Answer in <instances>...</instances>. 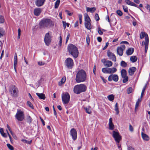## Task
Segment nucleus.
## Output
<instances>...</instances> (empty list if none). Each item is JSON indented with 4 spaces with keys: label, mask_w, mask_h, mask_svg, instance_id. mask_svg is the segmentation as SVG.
<instances>
[{
    "label": "nucleus",
    "mask_w": 150,
    "mask_h": 150,
    "mask_svg": "<svg viewBox=\"0 0 150 150\" xmlns=\"http://www.w3.org/2000/svg\"><path fill=\"white\" fill-rule=\"evenodd\" d=\"M121 75L122 78L128 77L127 76V71L125 69H122L121 71Z\"/></svg>",
    "instance_id": "25"
},
{
    "label": "nucleus",
    "mask_w": 150,
    "mask_h": 150,
    "mask_svg": "<svg viewBox=\"0 0 150 150\" xmlns=\"http://www.w3.org/2000/svg\"><path fill=\"white\" fill-rule=\"evenodd\" d=\"M136 68L135 67H132L130 68L128 70L129 74L130 76L133 75L134 72L136 71Z\"/></svg>",
    "instance_id": "16"
},
{
    "label": "nucleus",
    "mask_w": 150,
    "mask_h": 150,
    "mask_svg": "<svg viewBox=\"0 0 150 150\" xmlns=\"http://www.w3.org/2000/svg\"><path fill=\"white\" fill-rule=\"evenodd\" d=\"M85 22H89L91 21V19L87 14L85 15L84 16Z\"/></svg>",
    "instance_id": "35"
},
{
    "label": "nucleus",
    "mask_w": 150,
    "mask_h": 150,
    "mask_svg": "<svg viewBox=\"0 0 150 150\" xmlns=\"http://www.w3.org/2000/svg\"><path fill=\"white\" fill-rule=\"evenodd\" d=\"M86 11L87 12H90L91 13H93L96 10L95 7H93L92 8H89V7H86Z\"/></svg>",
    "instance_id": "24"
},
{
    "label": "nucleus",
    "mask_w": 150,
    "mask_h": 150,
    "mask_svg": "<svg viewBox=\"0 0 150 150\" xmlns=\"http://www.w3.org/2000/svg\"><path fill=\"white\" fill-rule=\"evenodd\" d=\"M95 18L96 21H98L99 20L100 18L98 14L96 13L95 16Z\"/></svg>",
    "instance_id": "52"
},
{
    "label": "nucleus",
    "mask_w": 150,
    "mask_h": 150,
    "mask_svg": "<svg viewBox=\"0 0 150 150\" xmlns=\"http://www.w3.org/2000/svg\"><path fill=\"white\" fill-rule=\"evenodd\" d=\"M66 81V78L65 77H63L61 79V81L59 83V85L61 86Z\"/></svg>",
    "instance_id": "33"
},
{
    "label": "nucleus",
    "mask_w": 150,
    "mask_h": 150,
    "mask_svg": "<svg viewBox=\"0 0 150 150\" xmlns=\"http://www.w3.org/2000/svg\"><path fill=\"white\" fill-rule=\"evenodd\" d=\"M120 65L123 67H126L127 66V64L123 61L121 62Z\"/></svg>",
    "instance_id": "42"
},
{
    "label": "nucleus",
    "mask_w": 150,
    "mask_h": 150,
    "mask_svg": "<svg viewBox=\"0 0 150 150\" xmlns=\"http://www.w3.org/2000/svg\"><path fill=\"white\" fill-rule=\"evenodd\" d=\"M90 37L88 35L86 37V41L87 44L89 45L90 43Z\"/></svg>",
    "instance_id": "50"
},
{
    "label": "nucleus",
    "mask_w": 150,
    "mask_h": 150,
    "mask_svg": "<svg viewBox=\"0 0 150 150\" xmlns=\"http://www.w3.org/2000/svg\"><path fill=\"white\" fill-rule=\"evenodd\" d=\"M145 36V38L146 37H148V35L145 32H142L140 34V38L141 39H142Z\"/></svg>",
    "instance_id": "28"
},
{
    "label": "nucleus",
    "mask_w": 150,
    "mask_h": 150,
    "mask_svg": "<svg viewBox=\"0 0 150 150\" xmlns=\"http://www.w3.org/2000/svg\"><path fill=\"white\" fill-rule=\"evenodd\" d=\"M118 105L117 103H116L115 106V110L116 112V114L118 115L119 114V112L118 110Z\"/></svg>",
    "instance_id": "32"
},
{
    "label": "nucleus",
    "mask_w": 150,
    "mask_h": 150,
    "mask_svg": "<svg viewBox=\"0 0 150 150\" xmlns=\"http://www.w3.org/2000/svg\"><path fill=\"white\" fill-rule=\"evenodd\" d=\"M70 35L69 33L67 35V37L66 38V43H67L68 41V40H69V38L70 37Z\"/></svg>",
    "instance_id": "60"
},
{
    "label": "nucleus",
    "mask_w": 150,
    "mask_h": 150,
    "mask_svg": "<svg viewBox=\"0 0 150 150\" xmlns=\"http://www.w3.org/2000/svg\"><path fill=\"white\" fill-rule=\"evenodd\" d=\"M68 51L69 54L72 55L74 58H76L78 56L79 51L77 47L72 44H70L67 47Z\"/></svg>",
    "instance_id": "2"
},
{
    "label": "nucleus",
    "mask_w": 150,
    "mask_h": 150,
    "mask_svg": "<svg viewBox=\"0 0 150 150\" xmlns=\"http://www.w3.org/2000/svg\"><path fill=\"white\" fill-rule=\"evenodd\" d=\"M21 33V30L20 28H19L18 29V36L17 37V38L18 39H19L20 38Z\"/></svg>",
    "instance_id": "51"
},
{
    "label": "nucleus",
    "mask_w": 150,
    "mask_h": 150,
    "mask_svg": "<svg viewBox=\"0 0 150 150\" xmlns=\"http://www.w3.org/2000/svg\"><path fill=\"white\" fill-rule=\"evenodd\" d=\"M45 1V0H36L35 4L37 6H41L43 4Z\"/></svg>",
    "instance_id": "17"
},
{
    "label": "nucleus",
    "mask_w": 150,
    "mask_h": 150,
    "mask_svg": "<svg viewBox=\"0 0 150 150\" xmlns=\"http://www.w3.org/2000/svg\"><path fill=\"white\" fill-rule=\"evenodd\" d=\"M52 22L50 19L45 18L42 20L39 23V27L40 29L48 28L52 25Z\"/></svg>",
    "instance_id": "3"
},
{
    "label": "nucleus",
    "mask_w": 150,
    "mask_h": 150,
    "mask_svg": "<svg viewBox=\"0 0 150 150\" xmlns=\"http://www.w3.org/2000/svg\"><path fill=\"white\" fill-rule=\"evenodd\" d=\"M139 103L138 102H136V103L135 106V110H136V109L138 108V107L139 106Z\"/></svg>",
    "instance_id": "63"
},
{
    "label": "nucleus",
    "mask_w": 150,
    "mask_h": 150,
    "mask_svg": "<svg viewBox=\"0 0 150 150\" xmlns=\"http://www.w3.org/2000/svg\"><path fill=\"white\" fill-rule=\"evenodd\" d=\"M108 80L109 81L113 80L115 82H117L118 80V76L117 74H111L108 76Z\"/></svg>",
    "instance_id": "13"
},
{
    "label": "nucleus",
    "mask_w": 150,
    "mask_h": 150,
    "mask_svg": "<svg viewBox=\"0 0 150 150\" xmlns=\"http://www.w3.org/2000/svg\"><path fill=\"white\" fill-rule=\"evenodd\" d=\"M85 25L86 28L88 30L91 29L92 28L90 22H85Z\"/></svg>",
    "instance_id": "26"
},
{
    "label": "nucleus",
    "mask_w": 150,
    "mask_h": 150,
    "mask_svg": "<svg viewBox=\"0 0 150 150\" xmlns=\"http://www.w3.org/2000/svg\"><path fill=\"white\" fill-rule=\"evenodd\" d=\"M17 64V54L16 53H15V54L14 59V70L16 71V65Z\"/></svg>",
    "instance_id": "14"
},
{
    "label": "nucleus",
    "mask_w": 150,
    "mask_h": 150,
    "mask_svg": "<svg viewBox=\"0 0 150 150\" xmlns=\"http://www.w3.org/2000/svg\"><path fill=\"white\" fill-rule=\"evenodd\" d=\"M123 79L122 80V82L123 83H125L127 82L128 80V77L125 78H123Z\"/></svg>",
    "instance_id": "53"
},
{
    "label": "nucleus",
    "mask_w": 150,
    "mask_h": 150,
    "mask_svg": "<svg viewBox=\"0 0 150 150\" xmlns=\"http://www.w3.org/2000/svg\"><path fill=\"white\" fill-rule=\"evenodd\" d=\"M62 101L64 104H67L69 103L70 96L68 93H62Z\"/></svg>",
    "instance_id": "7"
},
{
    "label": "nucleus",
    "mask_w": 150,
    "mask_h": 150,
    "mask_svg": "<svg viewBox=\"0 0 150 150\" xmlns=\"http://www.w3.org/2000/svg\"><path fill=\"white\" fill-rule=\"evenodd\" d=\"M122 7L124 12H125L128 13V7L127 6H125L124 5L122 6Z\"/></svg>",
    "instance_id": "49"
},
{
    "label": "nucleus",
    "mask_w": 150,
    "mask_h": 150,
    "mask_svg": "<svg viewBox=\"0 0 150 150\" xmlns=\"http://www.w3.org/2000/svg\"><path fill=\"white\" fill-rule=\"evenodd\" d=\"M36 94L40 99L45 100V96L44 94L37 93Z\"/></svg>",
    "instance_id": "23"
},
{
    "label": "nucleus",
    "mask_w": 150,
    "mask_h": 150,
    "mask_svg": "<svg viewBox=\"0 0 150 150\" xmlns=\"http://www.w3.org/2000/svg\"><path fill=\"white\" fill-rule=\"evenodd\" d=\"M107 98L108 100L111 101H113L114 99V96L113 94L108 96Z\"/></svg>",
    "instance_id": "31"
},
{
    "label": "nucleus",
    "mask_w": 150,
    "mask_h": 150,
    "mask_svg": "<svg viewBox=\"0 0 150 150\" xmlns=\"http://www.w3.org/2000/svg\"><path fill=\"white\" fill-rule=\"evenodd\" d=\"M16 118L19 121H22L25 118L24 112L21 110H17L15 115Z\"/></svg>",
    "instance_id": "6"
},
{
    "label": "nucleus",
    "mask_w": 150,
    "mask_h": 150,
    "mask_svg": "<svg viewBox=\"0 0 150 150\" xmlns=\"http://www.w3.org/2000/svg\"><path fill=\"white\" fill-rule=\"evenodd\" d=\"M63 24V27L64 29H65L66 28V25L67 26V27H69V23H66L65 21H62Z\"/></svg>",
    "instance_id": "41"
},
{
    "label": "nucleus",
    "mask_w": 150,
    "mask_h": 150,
    "mask_svg": "<svg viewBox=\"0 0 150 150\" xmlns=\"http://www.w3.org/2000/svg\"><path fill=\"white\" fill-rule=\"evenodd\" d=\"M110 68L105 67L102 69V71L105 74H110Z\"/></svg>",
    "instance_id": "19"
},
{
    "label": "nucleus",
    "mask_w": 150,
    "mask_h": 150,
    "mask_svg": "<svg viewBox=\"0 0 150 150\" xmlns=\"http://www.w3.org/2000/svg\"><path fill=\"white\" fill-rule=\"evenodd\" d=\"M125 2L127 4L129 5H130L131 2H132V1H130V0H125Z\"/></svg>",
    "instance_id": "57"
},
{
    "label": "nucleus",
    "mask_w": 150,
    "mask_h": 150,
    "mask_svg": "<svg viewBox=\"0 0 150 150\" xmlns=\"http://www.w3.org/2000/svg\"><path fill=\"white\" fill-rule=\"evenodd\" d=\"M70 134L73 140H76L77 138V132L76 129L74 128L71 129L70 131Z\"/></svg>",
    "instance_id": "12"
},
{
    "label": "nucleus",
    "mask_w": 150,
    "mask_h": 150,
    "mask_svg": "<svg viewBox=\"0 0 150 150\" xmlns=\"http://www.w3.org/2000/svg\"><path fill=\"white\" fill-rule=\"evenodd\" d=\"M86 78V75L85 71L83 69L79 70L76 75L75 80L77 83L85 81Z\"/></svg>",
    "instance_id": "1"
},
{
    "label": "nucleus",
    "mask_w": 150,
    "mask_h": 150,
    "mask_svg": "<svg viewBox=\"0 0 150 150\" xmlns=\"http://www.w3.org/2000/svg\"><path fill=\"white\" fill-rule=\"evenodd\" d=\"M129 129L130 131L131 132H133L134 130L132 126L131 125H129Z\"/></svg>",
    "instance_id": "61"
},
{
    "label": "nucleus",
    "mask_w": 150,
    "mask_h": 150,
    "mask_svg": "<svg viewBox=\"0 0 150 150\" xmlns=\"http://www.w3.org/2000/svg\"><path fill=\"white\" fill-rule=\"evenodd\" d=\"M134 49L133 48H129L126 52V54L127 55L132 54L134 52Z\"/></svg>",
    "instance_id": "21"
},
{
    "label": "nucleus",
    "mask_w": 150,
    "mask_h": 150,
    "mask_svg": "<svg viewBox=\"0 0 150 150\" xmlns=\"http://www.w3.org/2000/svg\"><path fill=\"white\" fill-rule=\"evenodd\" d=\"M9 91L12 97L16 98L18 96V90L15 86L12 85L10 86L9 88Z\"/></svg>",
    "instance_id": "5"
},
{
    "label": "nucleus",
    "mask_w": 150,
    "mask_h": 150,
    "mask_svg": "<svg viewBox=\"0 0 150 150\" xmlns=\"http://www.w3.org/2000/svg\"><path fill=\"white\" fill-rule=\"evenodd\" d=\"M32 121L31 117L30 116H28L27 118V122L30 124Z\"/></svg>",
    "instance_id": "40"
},
{
    "label": "nucleus",
    "mask_w": 150,
    "mask_h": 150,
    "mask_svg": "<svg viewBox=\"0 0 150 150\" xmlns=\"http://www.w3.org/2000/svg\"><path fill=\"white\" fill-rule=\"evenodd\" d=\"M117 54L120 56H122L123 53V50L121 47H118L117 48Z\"/></svg>",
    "instance_id": "20"
},
{
    "label": "nucleus",
    "mask_w": 150,
    "mask_h": 150,
    "mask_svg": "<svg viewBox=\"0 0 150 150\" xmlns=\"http://www.w3.org/2000/svg\"><path fill=\"white\" fill-rule=\"evenodd\" d=\"M41 12V9L40 8H37L34 9V13L36 16H38L40 14Z\"/></svg>",
    "instance_id": "18"
},
{
    "label": "nucleus",
    "mask_w": 150,
    "mask_h": 150,
    "mask_svg": "<svg viewBox=\"0 0 150 150\" xmlns=\"http://www.w3.org/2000/svg\"><path fill=\"white\" fill-rule=\"evenodd\" d=\"M117 13L120 16L122 15V12L120 10H117L116 11Z\"/></svg>",
    "instance_id": "48"
},
{
    "label": "nucleus",
    "mask_w": 150,
    "mask_h": 150,
    "mask_svg": "<svg viewBox=\"0 0 150 150\" xmlns=\"http://www.w3.org/2000/svg\"><path fill=\"white\" fill-rule=\"evenodd\" d=\"M143 139L146 141H148L149 139V137L146 134H144L143 132L141 133Z\"/></svg>",
    "instance_id": "27"
},
{
    "label": "nucleus",
    "mask_w": 150,
    "mask_h": 150,
    "mask_svg": "<svg viewBox=\"0 0 150 150\" xmlns=\"http://www.w3.org/2000/svg\"><path fill=\"white\" fill-rule=\"evenodd\" d=\"M22 141H23L24 142H25V143H26L28 144H31V142H32V141L31 140H30V141H27L26 140L23 139V140H22Z\"/></svg>",
    "instance_id": "56"
},
{
    "label": "nucleus",
    "mask_w": 150,
    "mask_h": 150,
    "mask_svg": "<svg viewBox=\"0 0 150 150\" xmlns=\"http://www.w3.org/2000/svg\"><path fill=\"white\" fill-rule=\"evenodd\" d=\"M7 146L10 150H14V148L10 144H7Z\"/></svg>",
    "instance_id": "45"
},
{
    "label": "nucleus",
    "mask_w": 150,
    "mask_h": 150,
    "mask_svg": "<svg viewBox=\"0 0 150 150\" xmlns=\"http://www.w3.org/2000/svg\"><path fill=\"white\" fill-rule=\"evenodd\" d=\"M87 87L86 85L83 84L77 85L74 88V92L76 94H79L82 92L85 91L86 90Z\"/></svg>",
    "instance_id": "4"
},
{
    "label": "nucleus",
    "mask_w": 150,
    "mask_h": 150,
    "mask_svg": "<svg viewBox=\"0 0 150 150\" xmlns=\"http://www.w3.org/2000/svg\"><path fill=\"white\" fill-rule=\"evenodd\" d=\"M27 105L32 109L34 108L32 104L30 101H28L27 102Z\"/></svg>",
    "instance_id": "44"
},
{
    "label": "nucleus",
    "mask_w": 150,
    "mask_h": 150,
    "mask_svg": "<svg viewBox=\"0 0 150 150\" xmlns=\"http://www.w3.org/2000/svg\"><path fill=\"white\" fill-rule=\"evenodd\" d=\"M62 37L60 36L59 37V46H61L62 45Z\"/></svg>",
    "instance_id": "55"
},
{
    "label": "nucleus",
    "mask_w": 150,
    "mask_h": 150,
    "mask_svg": "<svg viewBox=\"0 0 150 150\" xmlns=\"http://www.w3.org/2000/svg\"><path fill=\"white\" fill-rule=\"evenodd\" d=\"M132 91V87H129L127 91V93L128 94H129L131 93Z\"/></svg>",
    "instance_id": "54"
},
{
    "label": "nucleus",
    "mask_w": 150,
    "mask_h": 150,
    "mask_svg": "<svg viewBox=\"0 0 150 150\" xmlns=\"http://www.w3.org/2000/svg\"><path fill=\"white\" fill-rule=\"evenodd\" d=\"M84 108L87 113L90 114L91 113V111L90 109V107H88V108L84 107Z\"/></svg>",
    "instance_id": "38"
},
{
    "label": "nucleus",
    "mask_w": 150,
    "mask_h": 150,
    "mask_svg": "<svg viewBox=\"0 0 150 150\" xmlns=\"http://www.w3.org/2000/svg\"><path fill=\"white\" fill-rule=\"evenodd\" d=\"M137 57L135 56H133L131 57L130 58V60L132 62L134 63L136 62L137 60Z\"/></svg>",
    "instance_id": "29"
},
{
    "label": "nucleus",
    "mask_w": 150,
    "mask_h": 150,
    "mask_svg": "<svg viewBox=\"0 0 150 150\" xmlns=\"http://www.w3.org/2000/svg\"><path fill=\"white\" fill-rule=\"evenodd\" d=\"M109 129L112 130L114 129V125L112 122V118H110L109 119Z\"/></svg>",
    "instance_id": "22"
},
{
    "label": "nucleus",
    "mask_w": 150,
    "mask_h": 150,
    "mask_svg": "<svg viewBox=\"0 0 150 150\" xmlns=\"http://www.w3.org/2000/svg\"><path fill=\"white\" fill-rule=\"evenodd\" d=\"M4 21V17L2 16H0V23H3Z\"/></svg>",
    "instance_id": "47"
},
{
    "label": "nucleus",
    "mask_w": 150,
    "mask_h": 150,
    "mask_svg": "<svg viewBox=\"0 0 150 150\" xmlns=\"http://www.w3.org/2000/svg\"><path fill=\"white\" fill-rule=\"evenodd\" d=\"M103 63L105 66L107 67H110L112 66L113 63L110 61L109 60H105Z\"/></svg>",
    "instance_id": "15"
},
{
    "label": "nucleus",
    "mask_w": 150,
    "mask_h": 150,
    "mask_svg": "<svg viewBox=\"0 0 150 150\" xmlns=\"http://www.w3.org/2000/svg\"><path fill=\"white\" fill-rule=\"evenodd\" d=\"M110 69H111V70H110L111 72L110 74L115 73L117 70V69L115 67L110 68Z\"/></svg>",
    "instance_id": "43"
},
{
    "label": "nucleus",
    "mask_w": 150,
    "mask_h": 150,
    "mask_svg": "<svg viewBox=\"0 0 150 150\" xmlns=\"http://www.w3.org/2000/svg\"><path fill=\"white\" fill-rule=\"evenodd\" d=\"M65 64L67 68L71 69L74 66L73 60L70 57L68 58L65 61Z\"/></svg>",
    "instance_id": "8"
},
{
    "label": "nucleus",
    "mask_w": 150,
    "mask_h": 150,
    "mask_svg": "<svg viewBox=\"0 0 150 150\" xmlns=\"http://www.w3.org/2000/svg\"><path fill=\"white\" fill-rule=\"evenodd\" d=\"M107 54L109 59L115 62L116 61V58L115 55L110 50H108L107 51Z\"/></svg>",
    "instance_id": "10"
},
{
    "label": "nucleus",
    "mask_w": 150,
    "mask_h": 150,
    "mask_svg": "<svg viewBox=\"0 0 150 150\" xmlns=\"http://www.w3.org/2000/svg\"><path fill=\"white\" fill-rule=\"evenodd\" d=\"M60 0H57L56 1L54 5V8H57L60 2Z\"/></svg>",
    "instance_id": "36"
},
{
    "label": "nucleus",
    "mask_w": 150,
    "mask_h": 150,
    "mask_svg": "<svg viewBox=\"0 0 150 150\" xmlns=\"http://www.w3.org/2000/svg\"><path fill=\"white\" fill-rule=\"evenodd\" d=\"M146 8L147 9L149 10V11L150 12V5L149 4L146 5Z\"/></svg>",
    "instance_id": "64"
},
{
    "label": "nucleus",
    "mask_w": 150,
    "mask_h": 150,
    "mask_svg": "<svg viewBox=\"0 0 150 150\" xmlns=\"http://www.w3.org/2000/svg\"><path fill=\"white\" fill-rule=\"evenodd\" d=\"M4 33V29L0 28V38H1L3 37V35Z\"/></svg>",
    "instance_id": "37"
},
{
    "label": "nucleus",
    "mask_w": 150,
    "mask_h": 150,
    "mask_svg": "<svg viewBox=\"0 0 150 150\" xmlns=\"http://www.w3.org/2000/svg\"><path fill=\"white\" fill-rule=\"evenodd\" d=\"M7 127L8 129V130L10 131L11 133L12 134V136L13 135V133L11 131V128H10V127L8 125H7Z\"/></svg>",
    "instance_id": "58"
},
{
    "label": "nucleus",
    "mask_w": 150,
    "mask_h": 150,
    "mask_svg": "<svg viewBox=\"0 0 150 150\" xmlns=\"http://www.w3.org/2000/svg\"><path fill=\"white\" fill-rule=\"evenodd\" d=\"M38 64L39 66H42L45 63L43 62L39 61L38 62Z\"/></svg>",
    "instance_id": "62"
},
{
    "label": "nucleus",
    "mask_w": 150,
    "mask_h": 150,
    "mask_svg": "<svg viewBox=\"0 0 150 150\" xmlns=\"http://www.w3.org/2000/svg\"><path fill=\"white\" fill-rule=\"evenodd\" d=\"M0 132L3 137L5 138H6L7 137V135H6V134L4 132L3 128H0Z\"/></svg>",
    "instance_id": "34"
},
{
    "label": "nucleus",
    "mask_w": 150,
    "mask_h": 150,
    "mask_svg": "<svg viewBox=\"0 0 150 150\" xmlns=\"http://www.w3.org/2000/svg\"><path fill=\"white\" fill-rule=\"evenodd\" d=\"M112 136L116 142L119 143L121 139V137L118 132L113 131Z\"/></svg>",
    "instance_id": "9"
},
{
    "label": "nucleus",
    "mask_w": 150,
    "mask_h": 150,
    "mask_svg": "<svg viewBox=\"0 0 150 150\" xmlns=\"http://www.w3.org/2000/svg\"><path fill=\"white\" fill-rule=\"evenodd\" d=\"M146 41V45H145V49H148L149 42V38L147 37L145 38Z\"/></svg>",
    "instance_id": "30"
},
{
    "label": "nucleus",
    "mask_w": 150,
    "mask_h": 150,
    "mask_svg": "<svg viewBox=\"0 0 150 150\" xmlns=\"http://www.w3.org/2000/svg\"><path fill=\"white\" fill-rule=\"evenodd\" d=\"M129 5L136 7L138 8H139L138 6H137V5L136 4H135L132 2H131V4H130Z\"/></svg>",
    "instance_id": "59"
},
{
    "label": "nucleus",
    "mask_w": 150,
    "mask_h": 150,
    "mask_svg": "<svg viewBox=\"0 0 150 150\" xmlns=\"http://www.w3.org/2000/svg\"><path fill=\"white\" fill-rule=\"evenodd\" d=\"M44 41L46 45L48 46L51 42V37L49 33L46 34L44 38Z\"/></svg>",
    "instance_id": "11"
},
{
    "label": "nucleus",
    "mask_w": 150,
    "mask_h": 150,
    "mask_svg": "<svg viewBox=\"0 0 150 150\" xmlns=\"http://www.w3.org/2000/svg\"><path fill=\"white\" fill-rule=\"evenodd\" d=\"M98 32L99 34L100 35H102L103 34V32L100 27L98 28Z\"/></svg>",
    "instance_id": "46"
},
{
    "label": "nucleus",
    "mask_w": 150,
    "mask_h": 150,
    "mask_svg": "<svg viewBox=\"0 0 150 150\" xmlns=\"http://www.w3.org/2000/svg\"><path fill=\"white\" fill-rule=\"evenodd\" d=\"M146 86H147V84H146V85L144 86L142 90V92L141 93V98H142L143 96L145 90Z\"/></svg>",
    "instance_id": "39"
}]
</instances>
